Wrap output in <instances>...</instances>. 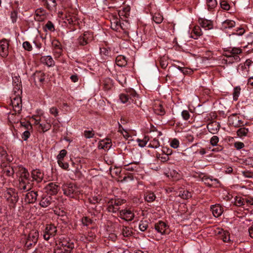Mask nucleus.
<instances>
[{
    "mask_svg": "<svg viewBox=\"0 0 253 253\" xmlns=\"http://www.w3.org/2000/svg\"><path fill=\"white\" fill-rule=\"evenodd\" d=\"M138 98V95L133 89H130L126 93H122L120 95V99L122 103L127 104L133 103L137 106H139L141 103Z\"/></svg>",
    "mask_w": 253,
    "mask_h": 253,
    "instance_id": "1",
    "label": "nucleus"
},
{
    "mask_svg": "<svg viewBox=\"0 0 253 253\" xmlns=\"http://www.w3.org/2000/svg\"><path fill=\"white\" fill-rule=\"evenodd\" d=\"M75 245L70 240L64 239L54 250V253H71Z\"/></svg>",
    "mask_w": 253,
    "mask_h": 253,
    "instance_id": "2",
    "label": "nucleus"
},
{
    "mask_svg": "<svg viewBox=\"0 0 253 253\" xmlns=\"http://www.w3.org/2000/svg\"><path fill=\"white\" fill-rule=\"evenodd\" d=\"M64 194L72 198H75L80 193L79 188L74 183H67L63 185Z\"/></svg>",
    "mask_w": 253,
    "mask_h": 253,
    "instance_id": "3",
    "label": "nucleus"
},
{
    "mask_svg": "<svg viewBox=\"0 0 253 253\" xmlns=\"http://www.w3.org/2000/svg\"><path fill=\"white\" fill-rule=\"evenodd\" d=\"M125 201L123 199H111L107 204V210L109 212H116L120 209V206L124 204Z\"/></svg>",
    "mask_w": 253,
    "mask_h": 253,
    "instance_id": "4",
    "label": "nucleus"
},
{
    "mask_svg": "<svg viewBox=\"0 0 253 253\" xmlns=\"http://www.w3.org/2000/svg\"><path fill=\"white\" fill-rule=\"evenodd\" d=\"M39 237V233L37 231H31L27 238L25 247L28 249H30L33 246H35L37 242Z\"/></svg>",
    "mask_w": 253,
    "mask_h": 253,
    "instance_id": "5",
    "label": "nucleus"
},
{
    "mask_svg": "<svg viewBox=\"0 0 253 253\" xmlns=\"http://www.w3.org/2000/svg\"><path fill=\"white\" fill-rule=\"evenodd\" d=\"M11 104L15 114H19L22 109V100L20 95H13L11 97Z\"/></svg>",
    "mask_w": 253,
    "mask_h": 253,
    "instance_id": "6",
    "label": "nucleus"
},
{
    "mask_svg": "<svg viewBox=\"0 0 253 253\" xmlns=\"http://www.w3.org/2000/svg\"><path fill=\"white\" fill-rule=\"evenodd\" d=\"M93 40V33L89 32H85L81 35L78 39V42L80 45H85Z\"/></svg>",
    "mask_w": 253,
    "mask_h": 253,
    "instance_id": "7",
    "label": "nucleus"
},
{
    "mask_svg": "<svg viewBox=\"0 0 253 253\" xmlns=\"http://www.w3.org/2000/svg\"><path fill=\"white\" fill-rule=\"evenodd\" d=\"M57 232L56 227L53 224H48L45 229L43 238L46 240H48L51 237H54Z\"/></svg>",
    "mask_w": 253,
    "mask_h": 253,
    "instance_id": "8",
    "label": "nucleus"
},
{
    "mask_svg": "<svg viewBox=\"0 0 253 253\" xmlns=\"http://www.w3.org/2000/svg\"><path fill=\"white\" fill-rule=\"evenodd\" d=\"M35 84L37 86H41L45 80V74L42 71H36L33 75Z\"/></svg>",
    "mask_w": 253,
    "mask_h": 253,
    "instance_id": "9",
    "label": "nucleus"
},
{
    "mask_svg": "<svg viewBox=\"0 0 253 253\" xmlns=\"http://www.w3.org/2000/svg\"><path fill=\"white\" fill-rule=\"evenodd\" d=\"M119 216L126 221H131L134 217V214L130 209H124L120 211Z\"/></svg>",
    "mask_w": 253,
    "mask_h": 253,
    "instance_id": "10",
    "label": "nucleus"
},
{
    "mask_svg": "<svg viewBox=\"0 0 253 253\" xmlns=\"http://www.w3.org/2000/svg\"><path fill=\"white\" fill-rule=\"evenodd\" d=\"M9 43L6 39L0 41V55L2 57H6L8 54Z\"/></svg>",
    "mask_w": 253,
    "mask_h": 253,
    "instance_id": "11",
    "label": "nucleus"
},
{
    "mask_svg": "<svg viewBox=\"0 0 253 253\" xmlns=\"http://www.w3.org/2000/svg\"><path fill=\"white\" fill-rule=\"evenodd\" d=\"M45 192L48 195H56L59 190V186L54 183H48L44 188Z\"/></svg>",
    "mask_w": 253,
    "mask_h": 253,
    "instance_id": "12",
    "label": "nucleus"
},
{
    "mask_svg": "<svg viewBox=\"0 0 253 253\" xmlns=\"http://www.w3.org/2000/svg\"><path fill=\"white\" fill-rule=\"evenodd\" d=\"M13 86L14 94L20 95L22 94V85L19 78L16 77L15 79H13Z\"/></svg>",
    "mask_w": 253,
    "mask_h": 253,
    "instance_id": "13",
    "label": "nucleus"
},
{
    "mask_svg": "<svg viewBox=\"0 0 253 253\" xmlns=\"http://www.w3.org/2000/svg\"><path fill=\"white\" fill-rule=\"evenodd\" d=\"M38 192L31 191L27 193L25 197V201L28 203H34L37 199Z\"/></svg>",
    "mask_w": 253,
    "mask_h": 253,
    "instance_id": "14",
    "label": "nucleus"
},
{
    "mask_svg": "<svg viewBox=\"0 0 253 253\" xmlns=\"http://www.w3.org/2000/svg\"><path fill=\"white\" fill-rule=\"evenodd\" d=\"M155 229L161 234L167 233L168 229V226L163 221H159L155 225Z\"/></svg>",
    "mask_w": 253,
    "mask_h": 253,
    "instance_id": "15",
    "label": "nucleus"
},
{
    "mask_svg": "<svg viewBox=\"0 0 253 253\" xmlns=\"http://www.w3.org/2000/svg\"><path fill=\"white\" fill-rule=\"evenodd\" d=\"M52 198L49 196L46 195L43 196L40 202V205L43 208H46L54 203Z\"/></svg>",
    "mask_w": 253,
    "mask_h": 253,
    "instance_id": "16",
    "label": "nucleus"
},
{
    "mask_svg": "<svg viewBox=\"0 0 253 253\" xmlns=\"http://www.w3.org/2000/svg\"><path fill=\"white\" fill-rule=\"evenodd\" d=\"M220 125L216 122H212L207 125L208 130L212 134L216 133L219 129Z\"/></svg>",
    "mask_w": 253,
    "mask_h": 253,
    "instance_id": "17",
    "label": "nucleus"
},
{
    "mask_svg": "<svg viewBox=\"0 0 253 253\" xmlns=\"http://www.w3.org/2000/svg\"><path fill=\"white\" fill-rule=\"evenodd\" d=\"M31 174L33 180H35L37 182L42 181L43 178V174L38 169L32 170Z\"/></svg>",
    "mask_w": 253,
    "mask_h": 253,
    "instance_id": "18",
    "label": "nucleus"
},
{
    "mask_svg": "<svg viewBox=\"0 0 253 253\" xmlns=\"http://www.w3.org/2000/svg\"><path fill=\"white\" fill-rule=\"evenodd\" d=\"M213 215L216 217L220 216L223 212L222 208L219 205H212L211 207Z\"/></svg>",
    "mask_w": 253,
    "mask_h": 253,
    "instance_id": "19",
    "label": "nucleus"
},
{
    "mask_svg": "<svg viewBox=\"0 0 253 253\" xmlns=\"http://www.w3.org/2000/svg\"><path fill=\"white\" fill-rule=\"evenodd\" d=\"M111 141L109 139H106L101 141L98 145L99 149L109 150L111 147Z\"/></svg>",
    "mask_w": 253,
    "mask_h": 253,
    "instance_id": "20",
    "label": "nucleus"
},
{
    "mask_svg": "<svg viewBox=\"0 0 253 253\" xmlns=\"http://www.w3.org/2000/svg\"><path fill=\"white\" fill-rule=\"evenodd\" d=\"M236 25V23L234 21L230 19H227L223 21L221 24V29L223 30L227 29H230Z\"/></svg>",
    "mask_w": 253,
    "mask_h": 253,
    "instance_id": "21",
    "label": "nucleus"
},
{
    "mask_svg": "<svg viewBox=\"0 0 253 253\" xmlns=\"http://www.w3.org/2000/svg\"><path fill=\"white\" fill-rule=\"evenodd\" d=\"M19 179L22 180L29 179V173L28 170L24 168L20 167L18 170Z\"/></svg>",
    "mask_w": 253,
    "mask_h": 253,
    "instance_id": "22",
    "label": "nucleus"
},
{
    "mask_svg": "<svg viewBox=\"0 0 253 253\" xmlns=\"http://www.w3.org/2000/svg\"><path fill=\"white\" fill-rule=\"evenodd\" d=\"M139 162L130 163L125 165V169L128 171H137L139 168Z\"/></svg>",
    "mask_w": 253,
    "mask_h": 253,
    "instance_id": "23",
    "label": "nucleus"
},
{
    "mask_svg": "<svg viewBox=\"0 0 253 253\" xmlns=\"http://www.w3.org/2000/svg\"><path fill=\"white\" fill-rule=\"evenodd\" d=\"M41 61L48 67L52 66L54 65V60L50 56H42L41 58Z\"/></svg>",
    "mask_w": 253,
    "mask_h": 253,
    "instance_id": "24",
    "label": "nucleus"
},
{
    "mask_svg": "<svg viewBox=\"0 0 253 253\" xmlns=\"http://www.w3.org/2000/svg\"><path fill=\"white\" fill-rule=\"evenodd\" d=\"M199 24L203 28H207L208 29H211L212 27L211 21L203 18H199Z\"/></svg>",
    "mask_w": 253,
    "mask_h": 253,
    "instance_id": "25",
    "label": "nucleus"
},
{
    "mask_svg": "<svg viewBox=\"0 0 253 253\" xmlns=\"http://www.w3.org/2000/svg\"><path fill=\"white\" fill-rule=\"evenodd\" d=\"M155 199L156 196L153 192L150 191H147L145 192L144 199L147 202H152L155 201Z\"/></svg>",
    "mask_w": 253,
    "mask_h": 253,
    "instance_id": "26",
    "label": "nucleus"
},
{
    "mask_svg": "<svg viewBox=\"0 0 253 253\" xmlns=\"http://www.w3.org/2000/svg\"><path fill=\"white\" fill-rule=\"evenodd\" d=\"M35 123L39 125V129L42 130L43 132H45L49 130L51 127V125L49 123H40L39 120H36Z\"/></svg>",
    "mask_w": 253,
    "mask_h": 253,
    "instance_id": "27",
    "label": "nucleus"
},
{
    "mask_svg": "<svg viewBox=\"0 0 253 253\" xmlns=\"http://www.w3.org/2000/svg\"><path fill=\"white\" fill-rule=\"evenodd\" d=\"M116 63L120 67H123L126 65L127 61L125 57L122 55H119L116 57Z\"/></svg>",
    "mask_w": 253,
    "mask_h": 253,
    "instance_id": "28",
    "label": "nucleus"
},
{
    "mask_svg": "<svg viewBox=\"0 0 253 253\" xmlns=\"http://www.w3.org/2000/svg\"><path fill=\"white\" fill-rule=\"evenodd\" d=\"M67 22L70 24L75 25L78 24V19L76 15H69L66 16Z\"/></svg>",
    "mask_w": 253,
    "mask_h": 253,
    "instance_id": "29",
    "label": "nucleus"
},
{
    "mask_svg": "<svg viewBox=\"0 0 253 253\" xmlns=\"http://www.w3.org/2000/svg\"><path fill=\"white\" fill-rule=\"evenodd\" d=\"M32 188V185H23V183H19L18 188L21 192H25L30 190Z\"/></svg>",
    "mask_w": 253,
    "mask_h": 253,
    "instance_id": "30",
    "label": "nucleus"
},
{
    "mask_svg": "<svg viewBox=\"0 0 253 253\" xmlns=\"http://www.w3.org/2000/svg\"><path fill=\"white\" fill-rule=\"evenodd\" d=\"M120 27L121 24L119 20L114 19L113 21L111 22V27L113 30L117 31L119 29Z\"/></svg>",
    "mask_w": 253,
    "mask_h": 253,
    "instance_id": "31",
    "label": "nucleus"
},
{
    "mask_svg": "<svg viewBox=\"0 0 253 253\" xmlns=\"http://www.w3.org/2000/svg\"><path fill=\"white\" fill-rule=\"evenodd\" d=\"M163 19V15L160 13H155L153 16V20L157 24L161 23Z\"/></svg>",
    "mask_w": 253,
    "mask_h": 253,
    "instance_id": "32",
    "label": "nucleus"
},
{
    "mask_svg": "<svg viewBox=\"0 0 253 253\" xmlns=\"http://www.w3.org/2000/svg\"><path fill=\"white\" fill-rule=\"evenodd\" d=\"M103 88L105 90L110 89L112 87V81L110 79H106L103 83Z\"/></svg>",
    "mask_w": 253,
    "mask_h": 253,
    "instance_id": "33",
    "label": "nucleus"
},
{
    "mask_svg": "<svg viewBox=\"0 0 253 253\" xmlns=\"http://www.w3.org/2000/svg\"><path fill=\"white\" fill-rule=\"evenodd\" d=\"M154 110L155 113L159 115H163L165 113L164 108L160 103L159 104L158 106H155Z\"/></svg>",
    "mask_w": 253,
    "mask_h": 253,
    "instance_id": "34",
    "label": "nucleus"
},
{
    "mask_svg": "<svg viewBox=\"0 0 253 253\" xmlns=\"http://www.w3.org/2000/svg\"><path fill=\"white\" fill-rule=\"evenodd\" d=\"M6 194L8 195V197L7 198V200H10V203L11 204L10 206L11 207H14L15 205L16 204V202L18 201V198L16 196H14L12 197L10 193L8 192Z\"/></svg>",
    "mask_w": 253,
    "mask_h": 253,
    "instance_id": "35",
    "label": "nucleus"
},
{
    "mask_svg": "<svg viewBox=\"0 0 253 253\" xmlns=\"http://www.w3.org/2000/svg\"><path fill=\"white\" fill-rule=\"evenodd\" d=\"M149 139L150 138L148 136H145L142 139H137V141L139 146L143 147L146 145Z\"/></svg>",
    "mask_w": 253,
    "mask_h": 253,
    "instance_id": "36",
    "label": "nucleus"
},
{
    "mask_svg": "<svg viewBox=\"0 0 253 253\" xmlns=\"http://www.w3.org/2000/svg\"><path fill=\"white\" fill-rule=\"evenodd\" d=\"M179 196L183 199H188L192 197V194L187 190H183L180 191Z\"/></svg>",
    "mask_w": 253,
    "mask_h": 253,
    "instance_id": "37",
    "label": "nucleus"
},
{
    "mask_svg": "<svg viewBox=\"0 0 253 253\" xmlns=\"http://www.w3.org/2000/svg\"><path fill=\"white\" fill-rule=\"evenodd\" d=\"M3 173L6 175L8 176H12L14 173V170L12 167H5L3 170Z\"/></svg>",
    "mask_w": 253,
    "mask_h": 253,
    "instance_id": "38",
    "label": "nucleus"
},
{
    "mask_svg": "<svg viewBox=\"0 0 253 253\" xmlns=\"http://www.w3.org/2000/svg\"><path fill=\"white\" fill-rule=\"evenodd\" d=\"M46 3L47 7L50 10L55 8L57 5L55 0H46Z\"/></svg>",
    "mask_w": 253,
    "mask_h": 253,
    "instance_id": "39",
    "label": "nucleus"
},
{
    "mask_svg": "<svg viewBox=\"0 0 253 253\" xmlns=\"http://www.w3.org/2000/svg\"><path fill=\"white\" fill-rule=\"evenodd\" d=\"M160 144L158 139L155 138L150 141L148 147L153 148H157L160 146Z\"/></svg>",
    "mask_w": 253,
    "mask_h": 253,
    "instance_id": "40",
    "label": "nucleus"
},
{
    "mask_svg": "<svg viewBox=\"0 0 253 253\" xmlns=\"http://www.w3.org/2000/svg\"><path fill=\"white\" fill-rule=\"evenodd\" d=\"M52 45L55 47V50H56L55 52H57L58 54H60L62 52V49L60 47V43L57 41H53L52 42Z\"/></svg>",
    "mask_w": 253,
    "mask_h": 253,
    "instance_id": "41",
    "label": "nucleus"
},
{
    "mask_svg": "<svg viewBox=\"0 0 253 253\" xmlns=\"http://www.w3.org/2000/svg\"><path fill=\"white\" fill-rule=\"evenodd\" d=\"M8 119L12 123H18L19 120L18 116L15 117L14 113H10L8 116Z\"/></svg>",
    "mask_w": 253,
    "mask_h": 253,
    "instance_id": "42",
    "label": "nucleus"
},
{
    "mask_svg": "<svg viewBox=\"0 0 253 253\" xmlns=\"http://www.w3.org/2000/svg\"><path fill=\"white\" fill-rule=\"evenodd\" d=\"M248 131H249V130H248V128H246L245 127H242V128H239L237 130V133L239 136L242 137V136H246L247 135V134L248 133Z\"/></svg>",
    "mask_w": 253,
    "mask_h": 253,
    "instance_id": "43",
    "label": "nucleus"
},
{
    "mask_svg": "<svg viewBox=\"0 0 253 253\" xmlns=\"http://www.w3.org/2000/svg\"><path fill=\"white\" fill-rule=\"evenodd\" d=\"M67 151L65 149H62L60 151L59 154L57 156V162L63 161L64 157L67 155Z\"/></svg>",
    "mask_w": 253,
    "mask_h": 253,
    "instance_id": "44",
    "label": "nucleus"
},
{
    "mask_svg": "<svg viewBox=\"0 0 253 253\" xmlns=\"http://www.w3.org/2000/svg\"><path fill=\"white\" fill-rule=\"evenodd\" d=\"M246 32L244 28L240 27L237 29L236 32H233L231 34L229 35V36L233 35H238L239 36H242Z\"/></svg>",
    "mask_w": 253,
    "mask_h": 253,
    "instance_id": "45",
    "label": "nucleus"
},
{
    "mask_svg": "<svg viewBox=\"0 0 253 253\" xmlns=\"http://www.w3.org/2000/svg\"><path fill=\"white\" fill-rule=\"evenodd\" d=\"M122 233L125 237H128L132 234V231L130 229L126 226H123L122 229Z\"/></svg>",
    "mask_w": 253,
    "mask_h": 253,
    "instance_id": "46",
    "label": "nucleus"
},
{
    "mask_svg": "<svg viewBox=\"0 0 253 253\" xmlns=\"http://www.w3.org/2000/svg\"><path fill=\"white\" fill-rule=\"evenodd\" d=\"M84 134L86 138H91L93 137L94 135V131L92 129L90 130H85L84 131Z\"/></svg>",
    "mask_w": 253,
    "mask_h": 253,
    "instance_id": "47",
    "label": "nucleus"
},
{
    "mask_svg": "<svg viewBox=\"0 0 253 253\" xmlns=\"http://www.w3.org/2000/svg\"><path fill=\"white\" fill-rule=\"evenodd\" d=\"M207 3L209 9H212L217 5L216 0H207Z\"/></svg>",
    "mask_w": 253,
    "mask_h": 253,
    "instance_id": "48",
    "label": "nucleus"
},
{
    "mask_svg": "<svg viewBox=\"0 0 253 253\" xmlns=\"http://www.w3.org/2000/svg\"><path fill=\"white\" fill-rule=\"evenodd\" d=\"M148 223L146 221H141L139 225V228L141 231H145L148 228Z\"/></svg>",
    "mask_w": 253,
    "mask_h": 253,
    "instance_id": "49",
    "label": "nucleus"
},
{
    "mask_svg": "<svg viewBox=\"0 0 253 253\" xmlns=\"http://www.w3.org/2000/svg\"><path fill=\"white\" fill-rule=\"evenodd\" d=\"M240 90L241 88L239 86H237L234 88V92L233 94V99L234 100H237L238 99V98L240 93Z\"/></svg>",
    "mask_w": 253,
    "mask_h": 253,
    "instance_id": "50",
    "label": "nucleus"
},
{
    "mask_svg": "<svg viewBox=\"0 0 253 253\" xmlns=\"http://www.w3.org/2000/svg\"><path fill=\"white\" fill-rule=\"evenodd\" d=\"M82 222L84 225L87 226L92 223V220L90 218L85 216L82 218Z\"/></svg>",
    "mask_w": 253,
    "mask_h": 253,
    "instance_id": "51",
    "label": "nucleus"
},
{
    "mask_svg": "<svg viewBox=\"0 0 253 253\" xmlns=\"http://www.w3.org/2000/svg\"><path fill=\"white\" fill-rule=\"evenodd\" d=\"M202 181L204 182L205 184L209 186H211L213 184V180L206 176H203L202 178Z\"/></svg>",
    "mask_w": 253,
    "mask_h": 253,
    "instance_id": "52",
    "label": "nucleus"
},
{
    "mask_svg": "<svg viewBox=\"0 0 253 253\" xmlns=\"http://www.w3.org/2000/svg\"><path fill=\"white\" fill-rule=\"evenodd\" d=\"M221 7L225 10H228L230 9V5L228 4L227 1L223 0L220 2Z\"/></svg>",
    "mask_w": 253,
    "mask_h": 253,
    "instance_id": "53",
    "label": "nucleus"
},
{
    "mask_svg": "<svg viewBox=\"0 0 253 253\" xmlns=\"http://www.w3.org/2000/svg\"><path fill=\"white\" fill-rule=\"evenodd\" d=\"M100 53L102 55H104L105 56H108L110 55V53L111 52L110 48L102 47V48H100Z\"/></svg>",
    "mask_w": 253,
    "mask_h": 253,
    "instance_id": "54",
    "label": "nucleus"
},
{
    "mask_svg": "<svg viewBox=\"0 0 253 253\" xmlns=\"http://www.w3.org/2000/svg\"><path fill=\"white\" fill-rule=\"evenodd\" d=\"M45 27L51 32L54 31L55 30L54 26L50 21H48L46 23L45 25Z\"/></svg>",
    "mask_w": 253,
    "mask_h": 253,
    "instance_id": "55",
    "label": "nucleus"
},
{
    "mask_svg": "<svg viewBox=\"0 0 253 253\" xmlns=\"http://www.w3.org/2000/svg\"><path fill=\"white\" fill-rule=\"evenodd\" d=\"M230 235L228 232H225L221 236V238L223 242H229L230 240Z\"/></svg>",
    "mask_w": 253,
    "mask_h": 253,
    "instance_id": "56",
    "label": "nucleus"
},
{
    "mask_svg": "<svg viewBox=\"0 0 253 253\" xmlns=\"http://www.w3.org/2000/svg\"><path fill=\"white\" fill-rule=\"evenodd\" d=\"M59 166L64 169L68 170V168H69V165L67 163L64 162L63 161H60L57 162Z\"/></svg>",
    "mask_w": 253,
    "mask_h": 253,
    "instance_id": "57",
    "label": "nucleus"
},
{
    "mask_svg": "<svg viewBox=\"0 0 253 253\" xmlns=\"http://www.w3.org/2000/svg\"><path fill=\"white\" fill-rule=\"evenodd\" d=\"M49 112L51 115L56 117L58 115L59 111L56 107H52L50 109Z\"/></svg>",
    "mask_w": 253,
    "mask_h": 253,
    "instance_id": "58",
    "label": "nucleus"
},
{
    "mask_svg": "<svg viewBox=\"0 0 253 253\" xmlns=\"http://www.w3.org/2000/svg\"><path fill=\"white\" fill-rule=\"evenodd\" d=\"M218 141V137L217 136L214 135L211 138L210 142L212 146H215L217 145Z\"/></svg>",
    "mask_w": 253,
    "mask_h": 253,
    "instance_id": "59",
    "label": "nucleus"
},
{
    "mask_svg": "<svg viewBox=\"0 0 253 253\" xmlns=\"http://www.w3.org/2000/svg\"><path fill=\"white\" fill-rule=\"evenodd\" d=\"M23 47L27 50L31 51L32 49V46L28 42H25L23 43Z\"/></svg>",
    "mask_w": 253,
    "mask_h": 253,
    "instance_id": "60",
    "label": "nucleus"
},
{
    "mask_svg": "<svg viewBox=\"0 0 253 253\" xmlns=\"http://www.w3.org/2000/svg\"><path fill=\"white\" fill-rule=\"evenodd\" d=\"M10 18L13 23L16 21L17 18V12L15 10H13L11 12Z\"/></svg>",
    "mask_w": 253,
    "mask_h": 253,
    "instance_id": "61",
    "label": "nucleus"
},
{
    "mask_svg": "<svg viewBox=\"0 0 253 253\" xmlns=\"http://www.w3.org/2000/svg\"><path fill=\"white\" fill-rule=\"evenodd\" d=\"M89 202L91 205H94L96 203H98L100 201V199L97 197H94L92 199H89Z\"/></svg>",
    "mask_w": 253,
    "mask_h": 253,
    "instance_id": "62",
    "label": "nucleus"
},
{
    "mask_svg": "<svg viewBox=\"0 0 253 253\" xmlns=\"http://www.w3.org/2000/svg\"><path fill=\"white\" fill-rule=\"evenodd\" d=\"M179 141L176 139H173L171 143L170 146L173 148H177L179 146Z\"/></svg>",
    "mask_w": 253,
    "mask_h": 253,
    "instance_id": "63",
    "label": "nucleus"
},
{
    "mask_svg": "<svg viewBox=\"0 0 253 253\" xmlns=\"http://www.w3.org/2000/svg\"><path fill=\"white\" fill-rule=\"evenodd\" d=\"M96 236L93 232H88L86 236V239L88 241L91 242L95 238Z\"/></svg>",
    "mask_w": 253,
    "mask_h": 253,
    "instance_id": "64",
    "label": "nucleus"
}]
</instances>
